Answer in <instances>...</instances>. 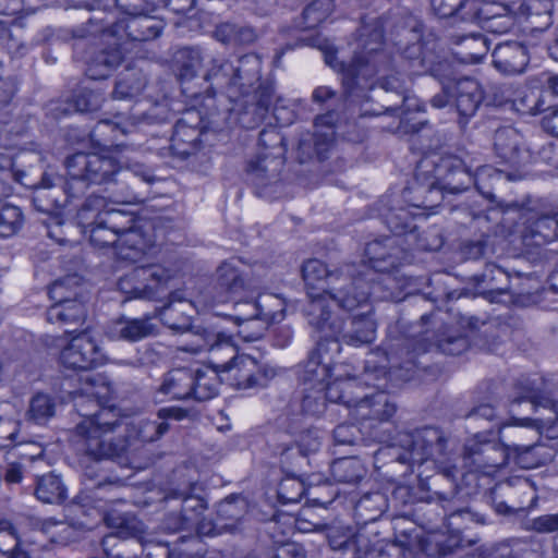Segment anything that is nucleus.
<instances>
[{
  "label": "nucleus",
  "mask_w": 558,
  "mask_h": 558,
  "mask_svg": "<svg viewBox=\"0 0 558 558\" xmlns=\"http://www.w3.org/2000/svg\"><path fill=\"white\" fill-rule=\"evenodd\" d=\"M244 288V282L232 262L223 263L217 270L216 294L206 306L223 304Z\"/></svg>",
  "instance_id": "14"
},
{
  "label": "nucleus",
  "mask_w": 558,
  "mask_h": 558,
  "mask_svg": "<svg viewBox=\"0 0 558 558\" xmlns=\"http://www.w3.org/2000/svg\"><path fill=\"white\" fill-rule=\"evenodd\" d=\"M114 126L121 129L122 133L129 132V130L123 125V123L121 121L114 122Z\"/></svg>",
  "instance_id": "48"
},
{
  "label": "nucleus",
  "mask_w": 558,
  "mask_h": 558,
  "mask_svg": "<svg viewBox=\"0 0 558 558\" xmlns=\"http://www.w3.org/2000/svg\"><path fill=\"white\" fill-rule=\"evenodd\" d=\"M22 225V213L16 206H0V236L8 238L16 233Z\"/></svg>",
  "instance_id": "22"
},
{
  "label": "nucleus",
  "mask_w": 558,
  "mask_h": 558,
  "mask_svg": "<svg viewBox=\"0 0 558 558\" xmlns=\"http://www.w3.org/2000/svg\"><path fill=\"white\" fill-rule=\"evenodd\" d=\"M172 412H174V411L173 410H168V409H162V410H160L159 413L163 414V413H172Z\"/></svg>",
  "instance_id": "51"
},
{
  "label": "nucleus",
  "mask_w": 558,
  "mask_h": 558,
  "mask_svg": "<svg viewBox=\"0 0 558 558\" xmlns=\"http://www.w3.org/2000/svg\"><path fill=\"white\" fill-rule=\"evenodd\" d=\"M543 125L548 132L558 136V110L554 111L549 116H546L543 119Z\"/></svg>",
  "instance_id": "36"
},
{
  "label": "nucleus",
  "mask_w": 558,
  "mask_h": 558,
  "mask_svg": "<svg viewBox=\"0 0 558 558\" xmlns=\"http://www.w3.org/2000/svg\"><path fill=\"white\" fill-rule=\"evenodd\" d=\"M68 168L74 179L100 184L116 174L120 166L119 161L112 156L80 153L68 160Z\"/></svg>",
  "instance_id": "9"
},
{
  "label": "nucleus",
  "mask_w": 558,
  "mask_h": 558,
  "mask_svg": "<svg viewBox=\"0 0 558 558\" xmlns=\"http://www.w3.org/2000/svg\"><path fill=\"white\" fill-rule=\"evenodd\" d=\"M376 50L377 48L375 47L368 48V58H357L347 68H344L343 64H339L340 70L344 71L349 78L356 80L357 84H361L362 82H368L376 73H378L377 58L376 56H373V52ZM333 59L335 57L331 54L326 56V62L330 66L337 68L338 64L333 63Z\"/></svg>",
  "instance_id": "17"
},
{
  "label": "nucleus",
  "mask_w": 558,
  "mask_h": 558,
  "mask_svg": "<svg viewBox=\"0 0 558 558\" xmlns=\"http://www.w3.org/2000/svg\"><path fill=\"white\" fill-rule=\"evenodd\" d=\"M549 54L550 57L558 61V39L556 40V43L549 48Z\"/></svg>",
  "instance_id": "44"
},
{
  "label": "nucleus",
  "mask_w": 558,
  "mask_h": 558,
  "mask_svg": "<svg viewBox=\"0 0 558 558\" xmlns=\"http://www.w3.org/2000/svg\"><path fill=\"white\" fill-rule=\"evenodd\" d=\"M541 446L534 445L530 447L525 446H515L514 450L518 452L517 454V463L523 469H532L538 466L541 463L550 459V454H547L542 460L535 459V456L538 453Z\"/></svg>",
  "instance_id": "24"
},
{
  "label": "nucleus",
  "mask_w": 558,
  "mask_h": 558,
  "mask_svg": "<svg viewBox=\"0 0 558 558\" xmlns=\"http://www.w3.org/2000/svg\"><path fill=\"white\" fill-rule=\"evenodd\" d=\"M227 357H231L230 363H221L222 380L228 381L238 389H248L254 387H264L270 378L276 375L272 367L262 366L258 362L246 354L233 356L225 351Z\"/></svg>",
  "instance_id": "7"
},
{
  "label": "nucleus",
  "mask_w": 558,
  "mask_h": 558,
  "mask_svg": "<svg viewBox=\"0 0 558 558\" xmlns=\"http://www.w3.org/2000/svg\"><path fill=\"white\" fill-rule=\"evenodd\" d=\"M88 75L92 77V78H99V77H105L107 74L106 73H101L99 75H96L94 72H93V68H89L88 69Z\"/></svg>",
  "instance_id": "47"
},
{
  "label": "nucleus",
  "mask_w": 558,
  "mask_h": 558,
  "mask_svg": "<svg viewBox=\"0 0 558 558\" xmlns=\"http://www.w3.org/2000/svg\"><path fill=\"white\" fill-rule=\"evenodd\" d=\"M216 37L222 43H231L235 40H243L239 37L236 27L232 24H221L216 29Z\"/></svg>",
  "instance_id": "30"
},
{
  "label": "nucleus",
  "mask_w": 558,
  "mask_h": 558,
  "mask_svg": "<svg viewBox=\"0 0 558 558\" xmlns=\"http://www.w3.org/2000/svg\"><path fill=\"white\" fill-rule=\"evenodd\" d=\"M493 58L495 66L506 74L523 72L529 61L525 48L518 43L498 45L494 49Z\"/></svg>",
  "instance_id": "15"
},
{
  "label": "nucleus",
  "mask_w": 558,
  "mask_h": 558,
  "mask_svg": "<svg viewBox=\"0 0 558 558\" xmlns=\"http://www.w3.org/2000/svg\"><path fill=\"white\" fill-rule=\"evenodd\" d=\"M522 400H524L530 409L536 412L542 411V413L533 420L530 417H514V424L520 426H533L541 434H546L548 438L558 437V404L548 399H546L544 403H541L537 397L529 391L526 395L513 399L510 405L511 413H514L515 405L521 404Z\"/></svg>",
  "instance_id": "10"
},
{
  "label": "nucleus",
  "mask_w": 558,
  "mask_h": 558,
  "mask_svg": "<svg viewBox=\"0 0 558 558\" xmlns=\"http://www.w3.org/2000/svg\"><path fill=\"white\" fill-rule=\"evenodd\" d=\"M306 373L308 374L307 380L326 381L330 376V369L325 365H319L314 356L307 363Z\"/></svg>",
  "instance_id": "29"
},
{
  "label": "nucleus",
  "mask_w": 558,
  "mask_h": 558,
  "mask_svg": "<svg viewBox=\"0 0 558 558\" xmlns=\"http://www.w3.org/2000/svg\"><path fill=\"white\" fill-rule=\"evenodd\" d=\"M535 529L539 532H553L558 529V515H544L535 521Z\"/></svg>",
  "instance_id": "31"
},
{
  "label": "nucleus",
  "mask_w": 558,
  "mask_h": 558,
  "mask_svg": "<svg viewBox=\"0 0 558 558\" xmlns=\"http://www.w3.org/2000/svg\"><path fill=\"white\" fill-rule=\"evenodd\" d=\"M330 5V0H316L311 5H308L305 10V16L307 19H311L313 21H322L324 16H316V11H318L320 8H328Z\"/></svg>",
  "instance_id": "34"
},
{
  "label": "nucleus",
  "mask_w": 558,
  "mask_h": 558,
  "mask_svg": "<svg viewBox=\"0 0 558 558\" xmlns=\"http://www.w3.org/2000/svg\"><path fill=\"white\" fill-rule=\"evenodd\" d=\"M276 558H305L303 548L296 544H286L279 548Z\"/></svg>",
  "instance_id": "32"
},
{
  "label": "nucleus",
  "mask_w": 558,
  "mask_h": 558,
  "mask_svg": "<svg viewBox=\"0 0 558 558\" xmlns=\"http://www.w3.org/2000/svg\"><path fill=\"white\" fill-rule=\"evenodd\" d=\"M504 509H507V506L498 505L497 510L499 512L504 511Z\"/></svg>",
  "instance_id": "53"
},
{
  "label": "nucleus",
  "mask_w": 558,
  "mask_h": 558,
  "mask_svg": "<svg viewBox=\"0 0 558 558\" xmlns=\"http://www.w3.org/2000/svg\"><path fill=\"white\" fill-rule=\"evenodd\" d=\"M193 375L185 369H173L163 379L160 390L173 399L192 398Z\"/></svg>",
  "instance_id": "19"
},
{
  "label": "nucleus",
  "mask_w": 558,
  "mask_h": 558,
  "mask_svg": "<svg viewBox=\"0 0 558 558\" xmlns=\"http://www.w3.org/2000/svg\"><path fill=\"white\" fill-rule=\"evenodd\" d=\"M54 412L53 400L48 395L38 393L31 400L27 414L32 421L41 424L51 418Z\"/></svg>",
  "instance_id": "21"
},
{
  "label": "nucleus",
  "mask_w": 558,
  "mask_h": 558,
  "mask_svg": "<svg viewBox=\"0 0 558 558\" xmlns=\"http://www.w3.org/2000/svg\"><path fill=\"white\" fill-rule=\"evenodd\" d=\"M84 381L85 384L82 388L83 395L96 398L98 403L108 401L111 388L100 376L92 377L90 375H86Z\"/></svg>",
  "instance_id": "23"
},
{
  "label": "nucleus",
  "mask_w": 558,
  "mask_h": 558,
  "mask_svg": "<svg viewBox=\"0 0 558 558\" xmlns=\"http://www.w3.org/2000/svg\"><path fill=\"white\" fill-rule=\"evenodd\" d=\"M522 110L529 114H538L546 111L539 90H530L520 99Z\"/></svg>",
  "instance_id": "26"
},
{
  "label": "nucleus",
  "mask_w": 558,
  "mask_h": 558,
  "mask_svg": "<svg viewBox=\"0 0 558 558\" xmlns=\"http://www.w3.org/2000/svg\"><path fill=\"white\" fill-rule=\"evenodd\" d=\"M20 545V539L12 527V524L7 521H0V551L3 554L11 548H16Z\"/></svg>",
  "instance_id": "25"
},
{
  "label": "nucleus",
  "mask_w": 558,
  "mask_h": 558,
  "mask_svg": "<svg viewBox=\"0 0 558 558\" xmlns=\"http://www.w3.org/2000/svg\"><path fill=\"white\" fill-rule=\"evenodd\" d=\"M9 558H28V556L25 554V553H14L12 556H10Z\"/></svg>",
  "instance_id": "50"
},
{
  "label": "nucleus",
  "mask_w": 558,
  "mask_h": 558,
  "mask_svg": "<svg viewBox=\"0 0 558 558\" xmlns=\"http://www.w3.org/2000/svg\"><path fill=\"white\" fill-rule=\"evenodd\" d=\"M153 331L154 327L147 319H120L111 325L109 336L112 339L138 341Z\"/></svg>",
  "instance_id": "18"
},
{
  "label": "nucleus",
  "mask_w": 558,
  "mask_h": 558,
  "mask_svg": "<svg viewBox=\"0 0 558 558\" xmlns=\"http://www.w3.org/2000/svg\"><path fill=\"white\" fill-rule=\"evenodd\" d=\"M61 342L60 361L68 368L88 369L105 362L101 349L88 330L66 333Z\"/></svg>",
  "instance_id": "8"
},
{
  "label": "nucleus",
  "mask_w": 558,
  "mask_h": 558,
  "mask_svg": "<svg viewBox=\"0 0 558 558\" xmlns=\"http://www.w3.org/2000/svg\"><path fill=\"white\" fill-rule=\"evenodd\" d=\"M333 96L332 90L329 87L322 86L314 90L313 99L317 102H324Z\"/></svg>",
  "instance_id": "37"
},
{
  "label": "nucleus",
  "mask_w": 558,
  "mask_h": 558,
  "mask_svg": "<svg viewBox=\"0 0 558 558\" xmlns=\"http://www.w3.org/2000/svg\"><path fill=\"white\" fill-rule=\"evenodd\" d=\"M504 509H507V506L498 505L497 510L499 512L504 511Z\"/></svg>",
  "instance_id": "52"
},
{
  "label": "nucleus",
  "mask_w": 558,
  "mask_h": 558,
  "mask_svg": "<svg viewBox=\"0 0 558 558\" xmlns=\"http://www.w3.org/2000/svg\"><path fill=\"white\" fill-rule=\"evenodd\" d=\"M236 322L240 326L239 336L244 341L259 339L267 328V325L275 317L271 313L264 312L257 303L239 304Z\"/></svg>",
  "instance_id": "13"
},
{
  "label": "nucleus",
  "mask_w": 558,
  "mask_h": 558,
  "mask_svg": "<svg viewBox=\"0 0 558 558\" xmlns=\"http://www.w3.org/2000/svg\"><path fill=\"white\" fill-rule=\"evenodd\" d=\"M504 134H505L504 131L499 132L498 135H497V141H499Z\"/></svg>",
  "instance_id": "55"
},
{
  "label": "nucleus",
  "mask_w": 558,
  "mask_h": 558,
  "mask_svg": "<svg viewBox=\"0 0 558 558\" xmlns=\"http://www.w3.org/2000/svg\"><path fill=\"white\" fill-rule=\"evenodd\" d=\"M474 40L476 43L480 44L481 46V49L477 53H475L474 56H472V61L474 62H480L482 57L487 52L488 50V46H487V40L485 38H483L482 36H477L474 38Z\"/></svg>",
  "instance_id": "39"
},
{
  "label": "nucleus",
  "mask_w": 558,
  "mask_h": 558,
  "mask_svg": "<svg viewBox=\"0 0 558 558\" xmlns=\"http://www.w3.org/2000/svg\"><path fill=\"white\" fill-rule=\"evenodd\" d=\"M303 278L308 288V296L312 299L310 314L312 323L324 330L327 326L336 335L340 331V325L331 320L330 311H350L363 300L356 296H343L341 291L327 290L333 277L328 272L326 265L318 259L307 260L303 266ZM332 290H336L335 288Z\"/></svg>",
  "instance_id": "2"
},
{
  "label": "nucleus",
  "mask_w": 558,
  "mask_h": 558,
  "mask_svg": "<svg viewBox=\"0 0 558 558\" xmlns=\"http://www.w3.org/2000/svg\"><path fill=\"white\" fill-rule=\"evenodd\" d=\"M35 495L43 502L53 504L64 498L65 490L59 476L47 474L38 480Z\"/></svg>",
  "instance_id": "20"
},
{
  "label": "nucleus",
  "mask_w": 558,
  "mask_h": 558,
  "mask_svg": "<svg viewBox=\"0 0 558 558\" xmlns=\"http://www.w3.org/2000/svg\"><path fill=\"white\" fill-rule=\"evenodd\" d=\"M168 429V425L165 423L159 424L156 426L155 424H146L145 429H135L132 427L131 430H129V438H141L144 441H153L160 437L166 430Z\"/></svg>",
  "instance_id": "27"
},
{
  "label": "nucleus",
  "mask_w": 558,
  "mask_h": 558,
  "mask_svg": "<svg viewBox=\"0 0 558 558\" xmlns=\"http://www.w3.org/2000/svg\"><path fill=\"white\" fill-rule=\"evenodd\" d=\"M548 84L554 94L558 96V76H554L548 78Z\"/></svg>",
  "instance_id": "43"
},
{
  "label": "nucleus",
  "mask_w": 558,
  "mask_h": 558,
  "mask_svg": "<svg viewBox=\"0 0 558 558\" xmlns=\"http://www.w3.org/2000/svg\"><path fill=\"white\" fill-rule=\"evenodd\" d=\"M41 453H43V450L40 448H38V452L37 453L22 452L21 456L23 458H27V459L33 460L34 458L41 456Z\"/></svg>",
  "instance_id": "46"
},
{
  "label": "nucleus",
  "mask_w": 558,
  "mask_h": 558,
  "mask_svg": "<svg viewBox=\"0 0 558 558\" xmlns=\"http://www.w3.org/2000/svg\"><path fill=\"white\" fill-rule=\"evenodd\" d=\"M141 90V86L132 87L126 81H121L116 85L114 96L119 99L133 97Z\"/></svg>",
  "instance_id": "33"
},
{
  "label": "nucleus",
  "mask_w": 558,
  "mask_h": 558,
  "mask_svg": "<svg viewBox=\"0 0 558 558\" xmlns=\"http://www.w3.org/2000/svg\"><path fill=\"white\" fill-rule=\"evenodd\" d=\"M448 102V97L446 94H440V95H436L433 99H432V105L435 107V108H442L447 105Z\"/></svg>",
  "instance_id": "40"
},
{
  "label": "nucleus",
  "mask_w": 558,
  "mask_h": 558,
  "mask_svg": "<svg viewBox=\"0 0 558 558\" xmlns=\"http://www.w3.org/2000/svg\"><path fill=\"white\" fill-rule=\"evenodd\" d=\"M364 324L366 326V330L362 335L356 336V340L361 343L371 342L373 340V333H374L373 323L369 320H366Z\"/></svg>",
  "instance_id": "38"
},
{
  "label": "nucleus",
  "mask_w": 558,
  "mask_h": 558,
  "mask_svg": "<svg viewBox=\"0 0 558 558\" xmlns=\"http://www.w3.org/2000/svg\"><path fill=\"white\" fill-rule=\"evenodd\" d=\"M353 464H354V462H353V461L345 460V461H341V462L339 463V466H340V468H349V466H352Z\"/></svg>",
  "instance_id": "49"
},
{
  "label": "nucleus",
  "mask_w": 558,
  "mask_h": 558,
  "mask_svg": "<svg viewBox=\"0 0 558 558\" xmlns=\"http://www.w3.org/2000/svg\"><path fill=\"white\" fill-rule=\"evenodd\" d=\"M378 244L377 243H374L372 245L368 246V252H371L373 248H375Z\"/></svg>",
  "instance_id": "54"
},
{
  "label": "nucleus",
  "mask_w": 558,
  "mask_h": 558,
  "mask_svg": "<svg viewBox=\"0 0 558 558\" xmlns=\"http://www.w3.org/2000/svg\"><path fill=\"white\" fill-rule=\"evenodd\" d=\"M116 415L113 409L101 408L93 415H84L76 426L77 436L85 442V450L95 459L118 457L128 448L126 440L117 445L107 444L111 441L110 433L117 426L113 422ZM118 427L121 428L122 424H118Z\"/></svg>",
  "instance_id": "3"
},
{
  "label": "nucleus",
  "mask_w": 558,
  "mask_h": 558,
  "mask_svg": "<svg viewBox=\"0 0 558 558\" xmlns=\"http://www.w3.org/2000/svg\"><path fill=\"white\" fill-rule=\"evenodd\" d=\"M22 468L19 463H10L5 472V482L10 484L19 483L22 480Z\"/></svg>",
  "instance_id": "35"
},
{
  "label": "nucleus",
  "mask_w": 558,
  "mask_h": 558,
  "mask_svg": "<svg viewBox=\"0 0 558 558\" xmlns=\"http://www.w3.org/2000/svg\"><path fill=\"white\" fill-rule=\"evenodd\" d=\"M331 545H332V547H335V548H336V547H341V544L336 545V544L331 543Z\"/></svg>",
  "instance_id": "56"
},
{
  "label": "nucleus",
  "mask_w": 558,
  "mask_h": 558,
  "mask_svg": "<svg viewBox=\"0 0 558 558\" xmlns=\"http://www.w3.org/2000/svg\"><path fill=\"white\" fill-rule=\"evenodd\" d=\"M17 429L16 422L0 417V448H7L13 444Z\"/></svg>",
  "instance_id": "28"
},
{
  "label": "nucleus",
  "mask_w": 558,
  "mask_h": 558,
  "mask_svg": "<svg viewBox=\"0 0 558 558\" xmlns=\"http://www.w3.org/2000/svg\"><path fill=\"white\" fill-rule=\"evenodd\" d=\"M65 292L66 287L63 281H57L51 286L49 294L54 303L47 312L50 323H71L84 317L85 310L83 304L72 300V295H65Z\"/></svg>",
  "instance_id": "11"
},
{
  "label": "nucleus",
  "mask_w": 558,
  "mask_h": 558,
  "mask_svg": "<svg viewBox=\"0 0 558 558\" xmlns=\"http://www.w3.org/2000/svg\"><path fill=\"white\" fill-rule=\"evenodd\" d=\"M275 117L276 119L278 120V122H280L281 124H287L290 122V119L289 118H283L281 117V112L279 110H276L275 112Z\"/></svg>",
  "instance_id": "45"
},
{
  "label": "nucleus",
  "mask_w": 558,
  "mask_h": 558,
  "mask_svg": "<svg viewBox=\"0 0 558 558\" xmlns=\"http://www.w3.org/2000/svg\"><path fill=\"white\" fill-rule=\"evenodd\" d=\"M456 106L462 117H471L475 113L483 99L480 84L470 78L458 82L454 87Z\"/></svg>",
  "instance_id": "16"
},
{
  "label": "nucleus",
  "mask_w": 558,
  "mask_h": 558,
  "mask_svg": "<svg viewBox=\"0 0 558 558\" xmlns=\"http://www.w3.org/2000/svg\"><path fill=\"white\" fill-rule=\"evenodd\" d=\"M330 123V117L329 116H323L316 119V128L319 129L324 125H328Z\"/></svg>",
  "instance_id": "42"
},
{
  "label": "nucleus",
  "mask_w": 558,
  "mask_h": 558,
  "mask_svg": "<svg viewBox=\"0 0 558 558\" xmlns=\"http://www.w3.org/2000/svg\"><path fill=\"white\" fill-rule=\"evenodd\" d=\"M88 213H96L93 222L86 223L90 242L98 247L116 245L117 255L122 260L136 263L142 259L148 247V242L137 229L119 232L121 220L124 218L119 210L110 208L99 196L90 197L80 213L82 220H88Z\"/></svg>",
  "instance_id": "1"
},
{
  "label": "nucleus",
  "mask_w": 558,
  "mask_h": 558,
  "mask_svg": "<svg viewBox=\"0 0 558 558\" xmlns=\"http://www.w3.org/2000/svg\"><path fill=\"white\" fill-rule=\"evenodd\" d=\"M170 278L168 270L160 266L138 267L133 269L132 274L120 279L119 288L122 292L134 298L150 295L155 288L149 280L156 283L166 282Z\"/></svg>",
  "instance_id": "12"
},
{
  "label": "nucleus",
  "mask_w": 558,
  "mask_h": 558,
  "mask_svg": "<svg viewBox=\"0 0 558 558\" xmlns=\"http://www.w3.org/2000/svg\"><path fill=\"white\" fill-rule=\"evenodd\" d=\"M404 108L405 110H420V106L417 105V100L414 97H407L404 99Z\"/></svg>",
  "instance_id": "41"
},
{
  "label": "nucleus",
  "mask_w": 558,
  "mask_h": 558,
  "mask_svg": "<svg viewBox=\"0 0 558 558\" xmlns=\"http://www.w3.org/2000/svg\"><path fill=\"white\" fill-rule=\"evenodd\" d=\"M488 0H432L435 12L440 17L453 15L459 10H465V15H471L482 25L483 28L492 32L502 33L510 26V19L501 16L499 12L493 11Z\"/></svg>",
  "instance_id": "6"
},
{
  "label": "nucleus",
  "mask_w": 558,
  "mask_h": 558,
  "mask_svg": "<svg viewBox=\"0 0 558 558\" xmlns=\"http://www.w3.org/2000/svg\"><path fill=\"white\" fill-rule=\"evenodd\" d=\"M204 349L209 350L211 354V365H202L192 374V398L199 401L209 400L218 392L219 383L223 377L218 353L228 351L229 354H234L235 352L231 338L222 333L207 335L202 339V343H197L191 350L198 352Z\"/></svg>",
  "instance_id": "4"
},
{
  "label": "nucleus",
  "mask_w": 558,
  "mask_h": 558,
  "mask_svg": "<svg viewBox=\"0 0 558 558\" xmlns=\"http://www.w3.org/2000/svg\"><path fill=\"white\" fill-rule=\"evenodd\" d=\"M361 387L353 379L326 384V398L332 402H343L349 408L354 407L361 418L387 420L395 413V405L388 402L384 392H378L369 399L360 393Z\"/></svg>",
  "instance_id": "5"
}]
</instances>
